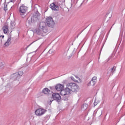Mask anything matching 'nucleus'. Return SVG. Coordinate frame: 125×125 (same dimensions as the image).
Returning a JSON list of instances; mask_svg holds the SVG:
<instances>
[{"label": "nucleus", "instance_id": "obj_8", "mask_svg": "<svg viewBox=\"0 0 125 125\" xmlns=\"http://www.w3.org/2000/svg\"><path fill=\"white\" fill-rule=\"evenodd\" d=\"M50 8L52 9V10H54V11H58L59 10V6L54 3L50 4Z\"/></svg>", "mask_w": 125, "mask_h": 125}, {"label": "nucleus", "instance_id": "obj_6", "mask_svg": "<svg viewBox=\"0 0 125 125\" xmlns=\"http://www.w3.org/2000/svg\"><path fill=\"white\" fill-rule=\"evenodd\" d=\"M52 97L54 100H56L57 102H60L61 100V96L59 93H53L52 94Z\"/></svg>", "mask_w": 125, "mask_h": 125}, {"label": "nucleus", "instance_id": "obj_16", "mask_svg": "<svg viewBox=\"0 0 125 125\" xmlns=\"http://www.w3.org/2000/svg\"><path fill=\"white\" fill-rule=\"evenodd\" d=\"M10 25L11 28L14 29V27H15V21H12L10 22Z\"/></svg>", "mask_w": 125, "mask_h": 125}, {"label": "nucleus", "instance_id": "obj_30", "mask_svg": "<svg viewBox=\"0 0 125 125\" xmlns=\"http://www.w3.org/2000/svg\"><path fill=\"white\" fill-rule=\"evenodd\" d=\"M0 38H2V39H3V38H4V36L3 35H1L0 36Z\"/></svg>", "mask_w": 125, "mask_h": 125}, {"label": "nucleus", "instance_id": "obj_27", "mask_svg": "<svg viewBox=\"0 0 125 125\" xmlns=\"http://www.w3.org/2000/svg\"><path fill=\"white\" fill-rule=\"evenodd\" d=\"M71 80L74 82H77V80H75V78L74 77H71Z\"/></svg>", "mask_w": 125, "mask_h": 125}, {"label": "nucleus", "instance_id": "obj_7", "mask_svg": "<svg viewBox=\"0 0 125 125\" xmlns=\"http://www.w3.org/2000/svg\"><path fill=\"white\" fill-rule=\"evenodd\" d=\"M39 17H40V13L39 11H36L33 15L32 17H31L34 21H38L39 20Z\"/></svg>", "mask_w": 125, "mask_h": 125}, {"label": "nucleus", "instance_id": "obj_21", "mask_svg": "<svg viewBox=\"0 0 125 125\" xmlns=\"http://www.w3.org/2000/svg\"><path fill=\"white\" fill-rule=\"evenodd\" d=\"M116 69H117V67L114 66L113 68H111V73H114V72L116 71Z\"/></svg>", "mask_w": 125, "mask_h": 125}, {"label": "nucleus", "instance_id": "obj_12", "mask_svg": "<svg viewBox=\"0 0 125 125\" xmlns=\"http://www.w3.org/2000/svg\"><path fill=\"white\" fill-rule=\"evenodd\" d=\"M50 92V91L47 88H44L42 91V93H44V94H46L47 95H48V94H49Z\"/></svg>", "mask_w": 125, "mask_h": 125}, {"label": "nucleus", "instance_id": "obj_28", "mask_svg": "<svg viewBox=\"0 0 125 125\" xmlns=\"http://www.w3.org/2000/svg\"><path fill=\"white\" fill-rule=\"evenodd\" d=\"M34 42H32L31 43H30L29 45H28L27 47H26V49L27 48H28V47H29V46H30V45H31L32 43H34Z\"/></svg>", "mask_w": 125, "mask_h": 125}, {"label": "nucleus", "instance_id": "obj_2", "mask_svg": "<svg viewBox=\"0 0 125 125\" xmlns=\"http://www.w3.org/2000/svg\"><path fill=\"white\" fill-rule=\"evenodd\" d=\"M66 90L70 93L71 92L76 93L80 90V86L76 83H68L66 84Z\"/></svg>", "mask_w": 125, "mask_h": 125}, {"label": "nucleus", "instance_id": "obj_15", "mask_svg": "<svg viewBox=\"0 0 125 125\" xmlns=\"http://www.w3.org/2000/svg\"><path fill=\"white\" fill-rule=\"evenodd\" d=\"M96 83V82L91 80L88 83V85H92V86H94L95 84Z\"/></svg>", "mask_w": 125, "mask_h": 125}, {"label": "nucleus", "instance_id": "obj_23", "mask_svg": "<svg viewBox=\"0 0 125 125\" xmlns=\"http://www.w3.org/2000/svg\"><path fill=\"white\" fill-rule=\"evenodd\" d=\"M92 81H94V82H96V83L97 82V77H93V78L92 79Z\"/></svg>", "mask_w": 125, "mask_h": 125}, {"label": "nucleus", "instance_id": "obj_5", "mask_svg": "<svg viewBox=\"0 0 125 125\" xmlns=\"http://www.w3.org/2000/svg\"><path fill=\"white\" fill-rule=\"evenodd\" d=\"M45 112H46V109L43 108H39L35 111V113L36 116L41 117V116H42V115H43Z\"/></svg>", "mask_w": 125, "mask_h": 125}, {"label": "nucleus", "instance_id": "obj_34", "mask_svg": "<svg viewBox=\"0 0 125 125\" xmlns=\"http://www.w3.org/2000/svg\"><path fill=\"white\" fill-rule=\"evenodd\" d=\"M82 4H83V3H81V5H82Z\"/></svg>", "mask_w": 125, "mask_h": 125}, {"label": "nucleus", "instance_id": "obj_19", "mask_svg": "<svg viewBox=\"0 0 125 125\" xmlns=\"http://www.w3.org/2000/svg\"><path fill=\"white\" fill-rule=\"evenodd\" d=\"M11 36H10L8 37V40L6 42H7L8 43H9V44H11Z\"/></svg>", "mask_w": 125, "mask_h": 125}, {"label": "nucleus", "instance_id": "obj_14", "mask_svg": "<svg viewBox=\"0 0 125 125\" xmlns=\"http://www.w3.org/2000/svg\"><path fill=\"white\" fill-rule=\"evenodd\" d=\"M27 22L29 25H31L32 23H34V22H36L31 17L30 19V18H28L27 20Z\"/></svg>", "mask_w": 125, "mask_h": 125}, {"label": "nucleus", "instance_id": "obj_24", "mask_svg": "<svg viewBox=\"0 0 125 125\" xmlns=\"http://www.w3.org/2000/svg\"><path fill=\"white\" fill-rule=\"evenodd\" d=\"M4 66L3 62L0 61V67L2 68Z\"/></svg>", "mask_w": 125, "mask_h": 125}, {"label": "nucleus", "instance_id": "obj_18", "mask_svg": "<svg viewBox=\"0 0 125 125\" xmlns=\"http://www.w3.org/2000/svg\"><path fill=\"white\" fill-rule=\"evenodd\" d=\"M87 107H88V105H87L86 104H84L82 106V110H86V109H87Z\"/></svg>", "mask_w": 125, "mask_h": 125}, {"label": "nucleus", "instance_id": "obj_10", "mask_svg": "<svg viewBox=\"0 0 125 125\" xmlns=\"http://www.w3.org/2000/svg\"><path fill=\"white\" fill-rule=\"evenodd\" d=\"M8 23H5L3 27H2V30L4 34H7V33H8Z\"/></svg>", "mask_w": 125, "mask_h": 125}, {"label": "nucleus", "instance_id": "obj_1", "mask_svg": "<svg viewBox=\"0 0 125 125\" xmlns=\"http://www.w3.org/2000/svg\"><path fill=\"white\" fill-rule=\"evenodd\" d=\"M35 32L37 35H41L42 36L44 34H46L48 32L47 26L45 22H41L40 23L39 28H37L35 30Z\"/></svg>", "mask_w": 125, "mask_h": 125}, {"label": "nucleus", "instance_id": "obj_22", "mask_svg": "<svg viewBox=\"0 0 125 125\" xmlns=\"http://www.w3.org/2000/svg\"><path fill=\"white\" fill-rule=\"evenodd\" d=\"M75 54H76V49L74 48L72 54L71 55V56H70V57H72V56H73V55H75Z\"/></svg>", "mask_w": 125, "mask_h": 125}, {"label": "nucleus", "instance_id": "obj_3", "mask_svg": "<svg viewBox=\"0 0 125 125\" xmlns=\"http://www.w3.org/2000/svg\"><path fill=\"white\" fill-rule=\"evenodd\" d=\"M27 10H28V9L27 8V7L25 6L24 5H22L20 6L19 12L20 15L23 18L25 17V15H26V13L27 12Z\"/></svg>", "mask_w": 125, "mask_h": 125}, {"label": "nucleus", "instance_id": "obj_33", "mask_svg": "<svg viewBox=\"0 0 125 125\" xmlns=\"http://www.w3.org/2000/svg\"><path fill=\"white\" fill-rule=\"evenodd\" d=\"M94 105H96V103H94Z\"/></svg>", "mask_w": 125, "mask_h": 125}, {"label": "nucleus", "instance_id": "obj_29", "mask_svg": "<svg viewBox=\"0 0 125 125\" xmlns=\"http://www.w3.org/2000/svg\"><path fill=\"white\" fill-rule=\"evenodd\" d=\"M49 53H51V54H52V52L53 53V51H52V50H49Z\"/></svg>", "mask_w": 125, "mask_h": 125}, {"label": "nucleus", "instance_id": "obj_26", "mask_svg": "<svg viewBox=\"0 0 125 125\" xmlns=\"http://www.w3.org/2000/svg\"><path fill=\"white\" fill-rule=\"evenodd\" d=\"M9 45H10V44H9V43H7V42H6L4 44V47H5V46H9Z\"/></svg>", "mask_w": 125, "mask_h": 125}, {"label": "nucleus", "instance_id": "obj_17", "mask_svg": "<svg viewBox=\"0 0 125 125\" xmlns=\"http://www.w3.org/2000/svg\"><path fill=\"white\" fill-rule=\"evenodd\" d=\"M62 96L63 100L67 101L68 100V97H69V94H66V95Z\"/></svg>", "mask_w": 125, "mask_h": 125}, {"label": "nucleus", "instance_id": "obj_11", "mask_svg": "<svg viewBox=\"0 0 125 125\" xmlns=\"http://www.w3.org/2000/svg\"><path fill=\"white\" fill-rule=\"evenodd\" d=\"M60 94L62 96H63L66 94H70L71 93L67 90V88H65L60 91Z\"/></svg>", "mask_w": 125, "mask_h": 125}, {"label": "nucleus", "instance_id": "obj_25", "mask_svg": "<svg viewBox=\"0 0 125 125\" xmlns=\"http://www.w3.org/2000/svg\"><path fill=\"white\" fill-rule=\"evenodd\" d=\"M4 11H6V10H7V5L4 4Z\"/></svg>", "mask_w": 125, "mask_h": 125}, {"label": "nucleus", "instance_id": "obj_31", "mask_svg": "<svg viewBox=\"0 0 125 125\" xmlns=\"http://www.w3.org/2000/svg\"><path fill=\"white\" fill-rule=\"evenodd\" d=\"M111 29H112V27H111V28H110V29L109 31L108 32V34H107V35H109V33H110V31H111Z\"/></svg>", "mask_w": 125, "mask_h": 125}, {"label": "nucleus", "instance_id": "obj_13", "mask_svg": "<svg viewBox=\"0 0 125 125\" xmlns=\"http://www.w3.org/2000/svg\"><path fill=\"white\" fill-rule=\"evenodd\" d=\"M12 78L13 80H14L15 81H16L19 78V76L17 74V73H14L12 74Z\"/></svg>", "mask_w": 125, "mask_h": 125}, {"label": "nucleus", "instance_id": "obj_9", "mask_svg": "<svg viewBox=\"0 0 125 125\" xmlns=\"http://www.w3.org/2000/svg\"><path fill=\"white\" fill-rule=\"evenodd\" d=\"M55 88L57 91H61L64 89V86L61 84H58L55 86Z\"/></svg>", "mask_w": 125, "mask_h": 125}, {"label": "nucleus", "instance_id": "obj_4", "mask_svg": "<svg viewBox=\"0 0 125 125\" xmlns=\"http://www.w3.org/2000/svg\"><path fill=\"white\" fill-rule=\"evenodd\" d=\"M46 23L48 27H50V28H53L54 25H55V22H54V21H53V19L50 17L46 18Z\"/></svg>", "mask_w": 125, "mask_h": 125}, {"label": "nucleus", "instance_id": "obj_20", "mask_svg": "<svg viewBox=\"0 0 125 125\" xmlns=\"http://www.w3.org/2000/svg\"><path fill=\"white\" fill-rule=\"evenodd\" d=\"M18 75L19 76V77H21V76H23V74H24L23 71H21L19 72H17Z\"/></svg>", "mask_w": 125, "mask_h": 125}, {"label": "nucleus", "instance_id": "obj_32", "mask_svg": "<svg viewBox=\"0 0 125 125\" xmlns=\"http://www.w3.org/2000/svg\"><path fill=\"white\" fill-rule=\"evenodd\" d=\"M11 2H12V1H13V0H10Z\"/></svg>", "mask_w": 125, "mask_h": 125}]
</instances>
